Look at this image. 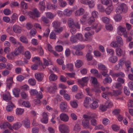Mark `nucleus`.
Instances as JSON below:
<instances>
[{"mask_svg":"<svg viewBox=\"0 0 133 133\" xmlns=\"http://www.w3.org/2000/svg\"><path fill=\"white\" fill-rule=\"evenodd\" d=\"M95 92L100 93L101 92L100 88L97 85H95L94 88L92 89Z\"/></svg>","mask_w":133,"mask_h":133,"instance_id":"obj_36","label":"nucleus"},{"mask_svg":"<svg viewBox=\"0 0 133 133\" xmlns=\"http://www.w3.org/2000/svg\"><path fill=\"white\" fill-rule=\"evenodd\" d=\"M78 40L76 36V35H73L71 36L70 38V41L72 43H74L77 42Z\"/></svg>","mask_w":133,"mask_h":133,"instance_id":"obj_32","label":"nucleus"},{"mask_svg":"<svg viewBox=\"0 0 133 133\" xmlns=\"http://www.w3.org/2000/svg\"><path fill=\"white\" fill-rule=\"evenodd\" d=\"M84 119L82 121V123L84 128H89L90 125L89 123V120L87 118L84 117Z\"/></svg>","mask_w":133,"mask_h":133,"instance_id":"obj_5","label":"nucleus"},{"mask_svg":"<svg viewBox=\"0 0 133 133\" xmlns=\"http://www.w3.org/2000/svg\"><path fill=\"white\" fill-rule=\"evenodd\" d=\"M13 83V78L10 77L8 78L6 80V86L9 89L10 87L12 86V84Z\"/></svg>","mask_w":133,"mask_h":133,"instance_id":"obj_11","label":"nucleus"},{"mask_svg":"<svg viewBox=\"0 0 133 133\" xmlns=\"http://www.w3.org/2000/svg\"><path fill=\"white\" fill-rule=\"evenodd\" d=\"M120 5L122 9L123 12H126L127 11L128 7L126 4L124 3H122Z\"/></svg>","mask_w":133,"mask_h":133,"instance_id":"obj_27","label":"nucleus"},{"mask_svg":"<svg viewBox=\"0 0 133 133\" xmlns=\"http://www.w3.org/2000/svg\"><path fill=\"white\" fill-rule=\"evenodd\" d=\"M98 69L101 71V72L102 75L105 77H107L109 76L107 74L108 72V70L106 67L103 64H99L98 65Z\"/></svg>","mask_w":133,"mask_h":133,"instance_id":"obj_1","label":"nucleus"},{"mask_svg":"<svg viewBox=\"0 0 133 133\" xmlns=\"http://www.w3.org/2000/svg\"><path fill=\"white\" fill-rule=\"evenodd\" d=\"M87 4L88 5L89 7L91 8L93 7L95 5L94 2L93 0H88Z\"/></svg>","mask_w":133,"mask_h":133,"instance_id":"obj_45","label":"nucleus"},{"mask_svg":"<svg viewBox=\"0 0 133 133\" xmlns=\"http://www.w3.org/2000/svg\"><path fill=\"white\" fill-rule=\"evenodd\" d=\"M116 54L118 56L120 57L121 56L122 50L120 48H117L116 50Z\"/></svg>","mask_w":133,"mask_h":133,"instance_id":"obj_46","label":"nucleus"},{"mask_svg":"<svg viewBox=\"0 0 133 133\" xmlns=\"http://www.w3.org/2000/svg\"><path fill=\"white\" fill-rule=\"evenodd\" d=\"M122 9L120 6V5L118 6L116 10V12L118 14L122 13V12H123L122 10Z\"/></svg>","mask_w":133,"mask_h":133,"instance_id":"obj_51","label":"nucleus"},{"mask_svg":"<svg viewBox=\"0 0 133 133\" xmlns=\"http://www.w3.org/2000/svg\"><path fill=\"white\" fill-rule=\"evenodd\" d=\"M116 39L117 43L119 44L120 45H123V41L121 37L119 36H117L116 37Z\"/></svg>","mask_w":133,"mask_h":133,"instance_id":"obj_33","label":"nucleus"},{"mask_svg":"<svg viewBox=\"0 0 133 133\" xmlns=\"http://www.w3.org/2000/svg\"><path fill=\"white\" fill-rule=\"evenodd\" d=\"M22 126V124L19 122H17L13 125L12 128L15 129L17 130L19 129Z\"/></svg>","mask_w":133,"mask_h":133,"instance_id":"obj_31","label":"nucleus"},{"mask_svg":"<svg viewBox=\"0 0 133 133\" xmlns=\"http://www.w3.org/2000/svg\"><path fill=\"white\" fill-rule=\"evenodd\" d=\"M72 13V11L67 9L64 10V15L67 16H69Z\"/></svg>","mask_w":133,"mask_h":133,"instance_id":"obj_42","label":"nucleus"},{"mask_svg":"<svg viewBox=\"0 0 133 133\" xmlns=\"http://www.w3.org/2000/svg\"><path fill=\"white\" fill-rule=\"evenodd\" d=\"M89 80L88 77H85L82 78L81 79H78V83L81 85L83 87L85 85L86 83H87Z\"/></svg>","mask_w":133,"mask_h":133,"instance_id":"obj_4","label":"nucleus"},{"mask_svg":"<svg viewBox=\"0 0 133 133\" xmlns=\"http://www.w3.org/2000/svg\"><path fill=\"white\" fill-rule=\"evenodd\" d=\"M68 26L70 28L74 27L75 23L74 20L72 18H69L68 21Z\"/></svg>","mask_w":133,"mask_h":133,"instance_id":"obj_16","label":"nucleus"},{"mask_svg":"<svg viewBox=\"0 0 133 133\" xmlns=\"http://www.w3.org/2000/svg\"><path fill=\"white\" fill-rule=\"evenodd\" d=\"M22 104L26 107L29 108L31 106V104L29 101H24L22 102Z\"/></svg>","mask_w":133,"mask_h":133,"instance_id":"obj_50","label":"nucleus"},{"mask_svg":"<svg viewBox=\"0 0 133 133\" xmlns=\"http://www.w3.org/2000/svg\"><path fill=\"white\" fill-rule=\"evenodd\" d=\"M18 18L17 15L16 13L13 14L11 17L10 23H13Z\"/></svg>","mask_w":133,"mask_h":133,"instance_id":"obj_21","label":"nucleus"},{"mask_svg":"<svg viewBox=\"0 0 133 133\" xmlns=\"http://www.w3.org/2000/svg\"><path fill=\"white\" fill-rule=\"evenodd\" d=\"M105 104L107 108L111 107L112 105V103L108 101L107 102H106Z\"/></svg>","mask_w":133,"mask_h":133,"instance_id":"obj_55","label":"nucleus"},{"mask_svg":"<svg viewBox=\"0 0 133 133\" xmlns=\"http://www.w3.org/2000/svg\"><path fill=\"white\" fill-rule=\"evenodd\" d=\"M57 89V85L55 84H54L53 86H51L48 88V89L49 91H51L52 92L55 91Z\"/></svg>","mask_w":133,"mask_h":133,"instance_id":"obj_41","label":"nucleus"},{"mask_svg":"<svg viewBox=\"0 0 133 133\" xmlns=\"http://www.w3.org/2000/svg\"><path fill=\"white\" fill-rule=\"evenodd\" d=\"M20 91V90L19 89L17 88H15L13 89V93L15 97H19Z\"/></svg>","mask_w":133,"mask_h":133,"instance_id":"obj_19","label":"nucleus"},{"mask_svg":"<svg viewBox=\"0 0 133 133\" xmlns=\"http://www.w3.org/2000/svg\"><path fill=\"white\" fill-rule=\"evenodd\" d=\"M91 101V99L90 97H86L84 101V106L85 107H87V105L89 104V102Z\"/></svg>","mask_w":133,"mask_h":133,"instance_id":"obj_24","label":"nucleus"},{"mask_svg":"<svg viewBox=\"0 0 133 133\" xmlns=\"http://www.w3.org/2000/svg\"><path fill=\"white\" fill-rule=\"evenodd\" d=\"M114 19L117 21H120L122 19V17L119 14L115 15L114 17Z\"/></svg>","mask_w":133,"mask_h":133,"instance_id":"obj_43","label":"nucleus"},{"mask_svg":"<svg viewBox=\"0 0 133 133\" xmlns=\"http://www.w3.org/2000/svg\"><path fill=\"white\" fill-rule=\"evenodd\" d=\"M3 99L7 102L10 100L11 97L9 92H7L3 94Z\"/></svg>","mask_w":133,"mask_h":133,"instance_id":"obj_8","label":"nucleus"},{"mask_svg":"<svg viewBox=\"0 0 133 133\" xmlns=\"http://www.w3.org/2000/svg\"><path fill=\"white\" fill-rule=\"evenodd\" d=\"M53 26L55 28L54 31L56 32H60L63 30L62 27H60V22L58 21H54L52 23Z\"/></svg>","mask_w":133,"mask_h":133,"instance_id":"obj_2","label":"nucleus"},{"mask_svg":"<svg viewBox=\"0 0 133 133\" xmlns=\"http://www.w3.org/2000/svg\"><path fill=\"white\" fill-rule=\"evenodd\" d=\"M46 16L47 18L50 19H52L54 17L53 14L51 12H48L46 13Z\"/></svg>","mask_w":133,"mask_h":133,"instance_id":"obj_39","label":"nucleus"},{"mask_svg":"<svg viewBox=\"0 0 133 133\" xmlns=\"http://www.w3.org/2000/svg\"><path fill=\"white\" fill-rule=\"evenodd\" d=\"M59 107L61 110L63 111H65L67 107L66 103L64 102H61L60 104Z\"/></svg>","mask_w":133,"mask_h":133,"instance_id":"obj_15","label":"nucleus"},{"mask_svg":"<svg viewBox=\"0 0 133 133\" xmlns=\"http://www.w3.org/2000/svg\"><path fill=\"white\" fill-rule=\"evenodd\" d=\"M81 129V127L78 124H75L74 126V130L77 132L79 131Z\"/></svg>","mask_w":133,"mask_h":133,"instance_id":"obj_47","label":"nucleus"},{"mask_svg":"<svg viewBox=\"0 0 133 133\" xmlns=\"http://www.w3.org/2000/svg\"><path fill=\"white\" fill-rule=\"evenodd\" d=\"M50 62V60L48 61L45 58H43V63L44 65L45 66H48Z\"/></svg>","mask_w":133,"mask_h":133,"instance_id":"obj_64","label":"nucleus"},{"mask_svg":"<svg viewBox=\"0 0 133 133\" xmlns=\"http://www.w3.org/2000/svg\"><path fill=\"white\" fill-rule=\"evenodd\" d=\"M39 4L40 10L41 11H44L46 8L45 2L44 1L40 2L39 3Z\"/></svg>","mask_w":133,"mask_h":133,"instance_id":"obj_20","label":"nucleus"},{"mask_svg":"<svg viewBox=\"0 0 133 133\" xmlns=\"http://www.w3.org/2000/svg\"><path fill=\"white\" fill-rule=\"evenodd\" d=\"M112 81V79L110 77H107L103 81V82L104 84L106 83H111Z\"/></svg>","mask_w":133,"mask_h":133,"instance_id":"obj_38","label":"nucleus"},{"mask_svg":"<svg viewBox=\"0 0 133 133\" xmlns=\"http://www.w3.org/2000/svg\"><path fill=\"white\" fill-rule=\"evenodd\" d=\"M24 126L27 128L30 127V122L29 119L27 117H26L24 120Z\"/></svg>","mask_w":133,"mask_h":133,"instance_id":"obj_22","label":"nucleus"},{"mask_svg":"<svg viewBox=\"0 0 133 133\" xmlns=\"http://www.w3.org/2000/svg\"><path fill=\"white\" fill-rule=\"evenodd\" d=\"M57 76L54 74H51L49 76V79L50 81H54L57 79Z\"/></svg>","mask_w":133,"mask_h":133,"instance_id":"obj_26","label":"nucleus"},{"mask_svg":"<svg viewBox=\"0 0 133 133\" xmlns=\"http://www.w3.org/2000/svg\"><path fill=\"white\" fill-rule=\"evenodd\" d=\"M33 11L34 12L36 17H40V13L36 8H34L33 9Z\"/></svg>","mask_w":133,"mask_h":133,"instance_id":"obj_37","label":"nucleus"},{"mask_svg":"<svg viewBox=\"0 0 133 133\" xmlns=\"http://www.w3.org/2000/svg\"><path fill=\"white\" fill-rule=\"evenodd\" d=\"M60 131L62 133H68L69 131L68 126L65 124H61L59 127Z\"/></svg>","mask_w":133,"mask_h":133,"instance_id":"obj_3","label":"nucleus"},{"mask_svg":"<svg viewBox=\"0 0 133 133\" xmlns=\"http://www.w3.org/2000/svg\"><path fill=\"white\" fill-rule=\"evenodd\" d=\"M112 95V93L111 92H105L103 93L102 94V97L108 100V99H109L108 97V95Z\"/></svg>","mask_w":133,"mask_h":133,"instance_id":"obj_23","label":"nucleus"},{"mask_svg":"<svg viewBox=\"0 0 133 133\" xmlns=\"http://www.w3.org/2000/svg\"><path fill=\"white\" fill-rule=\"evenodd\" d=\"M61 119L64 122H66L68 121L69 118L68 115L65 113H62L59 116Z\"/></svg>","mask_w":133,"mask_h":133,"instance_id":"obj_9","label":"nucleus"},{"mask_svg":"<svg viewBox=\"0 0 133 133\" xmlns=\"http://www.w3.org/2000/svg\"><path fill=\"white\" fill-rule=\"evenodd\" d=\"M24 110L23 109L18 108L16 110V113L17 115H21L23 113Z\"/></svg>","mask_w":133,"mask_h":133,"instance_id":"obj_40","label":"nucleus"},{"mask_svg":"<svg viewBox=\"0 0 133 133\" xmlns=\"http://www.w3.org/2000/svg\"><path fill=\"white\" fill-rule=\"evenodd\" d=\"M102 20L105 23H108L109 21V19L107 17H103L101 18Z\"/></svg>","mask_w":133,"mask_h":133,"instance_id":"obj_54","label":"nucleus"},{"mask_svg":"<svg viewBox=\"0 0 133 133\" xmlns=\"http://www.w3.org/2000/svg\"><path fill=\"white\" fill-rule=\"evenodd\" d=\"M29 84L32 85H35L36 83V80L34 78L29 79L28 80Z\"/></svg>","mask_w":133,"mask_h":133,"instance_id":"obj_44","label":"nucleus"},{"mask_svg":"<svg viewBox=\"0 0 133 133\" xmlns=\"http://www.w3.org/2000/svg\"><path fill=\"white\" fill-rule=\"evenodd\" d=\"M113 77H124L125 74L122 72H119L115 73H112L110 74Z\"/></svg>","mask_w":133,"mask_h":133,"instance_id":"obj_13","label":"nucleus"},{"mask_svg":"<svg viewBox=\"0 0 133 133\" xmlns=\"http://www.w3.org/2000/svg\"><path fill=\"white\" fill-rule=\"evenodd\" d=\"M128 108H133V100L130 99L128 102Z\"/></svg>","mask_w":133,"mask_h":133,"instance_id":"obj_56","label":"nucleus"},{"mask_svg":"<svg viewBox=\"0 0 133 133\" xmlns=\"http://www.w3.org/2000/svg\"><path fill=\"white\" fill-rule=\"evenodd\" d=\"M118 60V58L116 56L112 57H110L109 59V61L112 63H115L117 62Z\"/></svg>","mask_w":133,"mask_h":133,"instance_id":"obj_30","label":"nucleus"},{"mask_svg":"<svg viewBox=\"0 0 133 133\" xmlns=\"http://www.w3.org/2000/svg\"><path fill=\"white\" fill-rule=\"evenodd\" d=\"M76 36L78 39L81 41H84V38L82 35L81 34H78L76 35Z\"/></svg>","mask_w":133,"mask_h":133,"instance_id":"obj_49","label":"nucleus"},{"mask_svg":"<svg viewBox=\"0 0 133 133\" xmlns=\"http://www.w3.org/2000/svg\"><path fill=\"white\" fill-rule=\"evenodd\" d=\"M83 97V95L82 92H79L75 96L76 98L77 99H81Z\"/></svg>","mask_w":133,"mask_h":133,"instance_id":"obj_57","label":"nucleus"},{"mask_svg":"<svg viewBox=\"0 0 133 133\" xmlns=\"http://www.w3.org/2000/svg\"><path fill=\"white\" fill-rule=\"evenodd\" d=\"M99 109L102 111H104L107 110V108L105 104H104L101 105L99 107Z\"/></svg>","mask_w":133,"mask_h":133,"instance_id":"obj_59","label":"nucleus"},{"mask_svg":"<svg viewBox=\"0 0 133 133\" xmlns=\"http://www.w3.org/2000/svg\"><path fill=\"white\" fill-rule=\"evenodd\" d=\"M50 38L51 39H56V37L55 34L53 32H51L50 35Z\"/></svg>","mask_w":133,"mask_h":133,"instance_id":"obj_63","label":"nucleus"},{"mask_svg":"<svg viewBox=\"0 0 133 133\" xmlns=\"http://www.w3.org/2000/svg\"><path fill=\"white\" fill-rule=\"evenodd\" d=\"M107 51L108 53L112 56H113L114 54V51L113 50L111 49H107Z\"/></svg>","mask_w":133,"mask_h":133,"instance_id":"obj_60","label":"nucleus"},{"mask_svg":"<svg viewBox=\"0 0 133 133\" xmlns=\"http://www.w3.org/2000/svg\"><path fill=\"white\" fill-rule=\"evenodd\" d=\"M35 76L36 79L39 82H41L43 80L44 77L43 74L41 72L36 73Z\"/></svg>","mask_w":133,"mask_h":133,"instance_id":"obj_6","label":"nucleus"},{"mask_svg":"<svg viewBox=\"0 0 133 133\" xmlns=\"http://www.w3.org/2000/svg\"><path fill=\"white\" fill-rule=\"evenodd\" d=\"M42 20L43 22L46 24L48 23L49 22V21L48 19L44 16L42 17Z\"/></svg>","mask_w":133,"mask_h":133,"instance_id":"obj_61","label":"nucleus"},{"mask_svg":"<svg viewBox=\"0 0 133 133\" xmlns=\"http://www.w3.org/2000/svg\"><path fill=\"white\" fill-rule=\"evenodd\" d=\"M110 5V4L109 5L108 7L106 8L105 10V11L107 15H110L113 10V6L111 5Z\"/></svg>","mask_w":133,"mask_h":133,"instance_id":"obj_17","label":"nucleus"},{"mask_svg":"<svg viewBox=\"0 0 133 133\" xmlns=\"http://www.w3.org/2000/svg\"><path fill=\"white\" fill-rule=\"evenodd\" d=\"M98 100L94 101L90 105V108L92 109H95L98 107Z\"/></svg>","mask_w":133,"mask_h":133,"instance_id":"obj_14","label":"nucleus"},{"mask_svg":"<svg viewBox=\"0 0 133 133\" xmlns=\"http://www.w3.org/2000/svg\"><path fill=\"white\" fill-rule=\"evenodd\" d=\"M11 53H13L14 57L17 56L18 55L21 53L18 50L17 48H16L14 51L13 52H11Z\"/></svg>","mask_w":133,"mask_h":133,"instance_id":"obj_58","label":"nucleus"},{"mask_svg":"<svg viewBox=\"0 0 133 133\" xmlns=\"http://www.w3.org/2000/svg\"><path fill=\"white\" fill-rule=\"evenodd\" d=\"M56 50L58 51H62L63 50L62 46L61 45H58L55 47Z\"/></svg>","mask_w":133,"mask_h":133,"instance_id":"obj_62","label":"nucleus"},{"mask_svg":"<svg viewBox=\"0 0 133 133\" xmlns=\"http://www.w3.org/2000/svg\"><path fill=\"white\" fill-rule=\"evenodd\" d=\"M82 65V61L79 60H77L75 63L76 67L78 68H80Z\"/></svg>","mask_w":133,"mask_h":133,"instance_id":"obj_35","label":"nucleus"},{"mask_svg":"<svg viewBox=\"0 0 133 133\" xmlns=\"http://www.w3.org/2000/svg\"><path fill=\"white\" fill-rule=\"evenodd\" d=\"M97 7L99 11L104 12L105 11V8L101 4H98Z\"/></svg>","mask_w":133,"mask_h":133,"instance_id":"obj_34","label":"nucleus"},{"mask_svg":"<svg viewBox=\"0 0 133 133\" xmlns=\"http://www.w3.org/2000/svg\"><path fill=\"white\" fill-rule=\"evenodd\" d=\"M97 23H94L93 25L92 26L91 28L92 29H96V32H98L101 30V28L100 27H99L97 29Z\"/></svg>","mask_w":133,"mask_h":133,"instance_id":"obj_48","label":"nucleus"},{"mask_svg":"<svg viewBox=\"0 0 133 133\" xmlns=\"http://www.w3.org/2000/svg\"><path fill=\"white\" fill-rule=\"evenodd\" d=\"M9 103L10 105H8L6 107V110L8 111L11 112L12 110V108L14 106L11 102H10Z\"/></svg>","mask_w":133,"mask_h":133,"instance_id":"obj_25","label":"nucleus"},{"mask_svg":"<svg viewBox=\"0 0 133 133\" xmlns=\"http://www.w3.org/2000/svg\"><path fill=\"white\" fill-rule=\"evenodd\" d=\"M122 93V91L119 90H113L112 93V96H118L120 95Z\"/></svg>","mask_w":133,"mask_h":133,"instance_id":"obj_29","label":"nucleus"},{"mask_svg":"<svg viewBox=\"0 0 133 133\" xmlns=\"http://www.w3.org/2000/svg\"><path fill=\"white\" fill-rule=\"evenodd\" d=\"M13 29L14 32L17 34H20L22 31V28L19 26L15 25L12 27Z\"/></svg>","mask_w":133,"mask_h":133,"instance_id":"obj_7","label":"nucleus"},{"mask_svg":"<svg viewBox=\"0 0 133 133\" xmlns=\"http://www.w3.org/2000/svg\"><path fill=\"white\" fill-rule=\"evenodd\" d=\"M0 127L1 128H3L4 129L8 128L9 129L12 130V126L8 122H5L3 123L2 125H0Z\"/></svg>","mask_w":133,"mask_h":133,"instance_id":"obj_12","label":"nucleus"},{"mask_svg":"<svg viewBox=\"0 0 133 133\" xmlns=\"http://www.w3.org/2000/svg\"><path fill=\"white\" fill-rule=\"evenodd\" d=\"M86 57L88 61H91L92 59V56L90 53H88L86 55Z\"/></svg>","mask_w":133,"mask_h":133,"instance_id":"obj_52","label":"nucleus"},{"mask_svg":"<svg viewBox=\"0 0 133 133\" xmlns=\"http://www.w3.org/2000/svg\"><path fill=\"white\" fill-rule=\"evenodd\" d=\"M84 10L83 9L81 8L75 12V15L76 16H79L82 15L84 13Z\"/></svg>","mask_w":133,"mask_h":133,"instance_id":"obj_10","label":"nucleus"},{"mask_svg":"<svg viewBox=\"0 0 133 133\" xmlns=\"http://www.w3.org/2000/svg\"><path fill=\"white\" fill-rule=\"evenodd\" d=\"M19 40L21 42L25 44H28V39L24 36H23L20 37Z\"/></svg>","mask_w":133,"mask_h":133,"instance_id":"obj_28","label":"nucleus"},{"mask_svg":"<svg viewBox=\"0 0 133 133\" xmlns=\"http://www.w3.org/2000/svg\"><path fill=\"white\" fill-rule=\"evenodd\" d=\"M96 115L94 113H92L89 115L85 114L83 115V117L87 118L89 120L92 118H96Z\"/></svg>","mask_w":133,"mask_h":133,"instance_id":"obj_18","label":"nucleus"},{"mask_svg":"<svg viewBox=\"0 0 133 133\" xmlns=\"http://www.w3.org/2000/svg\"><path fill=\"white\" fill-rule=\"evenodd\" d=\"M25 56L27 59H30L31 57V55L30 52L28 51H26L25 53Z\"/></svg>","mask_w":133,"mask_h":133,"instance_id":"obj_53","label":"nucleus"}]
</instances>
